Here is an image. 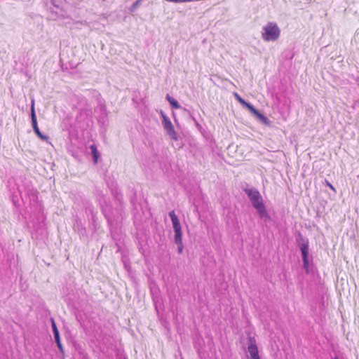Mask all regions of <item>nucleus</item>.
Segmentation results:
<instances>
[{
  "label": "nucleus",
  "mask_w": 359,
  "mask_h": 359,
  "mask_svg": "<svg viewBox=\"0 0 359 359\" xmlns=\"http://www.w3.org/2000/svg\"><path fill=\"white\" fill-rule=\"evenodd\" d=\"M242 189L247 195L252 206L257 210L259 217L265 222L270 221L271 217L266 210L262 196L258 189L255 187H250L248 184Z\"/></svg>",
  "instance_id": "nucleus-1"
},
{
  "label": "nucleus",
  "mask_w": 359,
  "mask_h": 359,
  "mask_svg": "<svg viewBox=\"0 0 359 359\" xmlns=\"http://www.w3.org/2000/svg\"><path fill=\"white\" fill-rule=\"evenodd\" d=\"M295 241L297 247L301 251L303 268L307 273H309V239L304 237L300 231H297L295 235Z\"/></svg>",
  "instance_id": "nucleus-2"
},
{
  "label": "nucleus",
  "mask_w": 359,
  "mask_h": 359,
  "mask_svg": "<svg viewBox=\"0 0 359 359\" xmlns=\"http://www.w3.org/2000/svg\"><path fill=\"white\" fill-rule=\"evenodd\" d=\"M261 35L265 41H276L280 37V29L276 22H269L262 27Z\"/></svg>",
  "instance_id": "nucleus-3"
},
{
  "label": "nucleus",
  "mask_w": 359,
  "mask_h": 359,
  "mask_svg": "<svg viewBox=\"0 0 359 359\" xmlns=\"http://www.w3.org/2000/svg\"><path fill=\"white\" fill-rule=\"evenodd\" d=\"M30 116H31L32 126L34 132L41 140L47 141L49 139V137L47 135L43 134L40 131L39 126H38L36 115L35 108H34V100H32V103H31Z\"/></svg>",
  "instance_id": "nucleus-4"
},
{
  "label": "nucleus",
  "mask_w": 359,
  "mask_h": 359,
  "mask_svg": "<svg viewBox=\"0 0 359 359\" xmlns=\"http://www.w3.org/2000/svg\"><path fill=\"white\" fill-rule=\"evenodd\" d=\"M161 115L162 117V125H163L164 130H165L167 135H169L171 139L177 140L178 137L177 135V133L175 130L174 126H173L171 121L163 112V111H161Z\"/></svg>",
  "instance_id": "nucleus-5"
},
{
  "label": "nucleus",
  "mask_w": 359,
  "mask_h": 359,
  "mask_svg": "<svg viewBox=\"0 0 359 359\" xmlns=\"http://www.w3.org/2000/svg\"><path fill=\"white\" fill-rule=\"evenodd\" d=\"M248 351L252 359H261L259 355V351L254 337L248 336Z\"/></svg>",
  "instance_id": "nucleus-6"
},
{
  "label": "nucleus",
  "mask_w": 359,
  "mask_h": 359,
  "mask_svg": "<svg viewBox=\"0 0 359 359\" xmlns=\"http://www.w3.org/2000/svg\"><path fill=\"white\" fill-rule=\"evenodd\" d=\"M51 327L54 336L55 342L57 344V346L60 351V352L62 353V355L65 354V351L63 348V346L62 344L61 340H60V335L59 330L57 329V327L56 325V323L53 318H51Z\"/></svg>",
  "instance_id": "nucleus-7"
},
{
  "label": "nucleus",
  "mask_w": 359,
  "mask_h": 359,
  "mask_svg": "<svg viewBox=\"0 0 359 359\" xmlns=\"http://www.w3.org/2000/svg\"><path fill=\"white\" fill-rule=\"evenodd\" d=\"M102 212L104 217L107 220L108 224L111 226L113 224L114 221L116 219V217L113 214L111 208L107 206H102Z\"/></svg>",
  "instance_id": "nucleus-8"
},
{
  "label": "nucleus",
  "mask_w": 359,
  "mask_h": 359,
  "mask_svg": "<svg viewBox=\"0 0 359 359\" xmlns=\"http://www.w3.org/2000/svg\"><path fill=\"white\" fill-rule=\"evenodd\" d=\"M169 217L172 222L173 230L175 231L182 229L180 222L174 210H172L169 212Z\"/></svg>",
  "instance_id": "nucleus-9"
},
{
  "label": "nucleus",
  "mask_w": 359,
  "mask_h": 359,
  "mask_svg": "<svg viewBox=\"0 0 359 359\" xmlns=\"http://www.w3.org/2000/svg\"><path fill=\"white\" fill-rule=\"evenodd\" d=\"M74 229L75 231L78 232L81 236H86V229L80 219H76L74 224Z\"/></svg>",
  "instance_id": "nucleus-10"
},
{
  "label": "nucleus",
  "mask_w": 359,
  "mask_h": 359,
  "mask_svg": "<svg viewBox=\"0 0 359 359\" xmlns=\"http://www.w3.org/2000/svg\"><path fill=\"white\" fill-rule=\"evenodd\" d=\"M165 98L173 109H182L184 111H187L190 115V111L185 108H182L177 100L170 96L169 94L166 95Z\"/></svg>",
  "instance_id": "nucleus-11"
},
{
  "label": "nucleus",
  "mask_w": 359,
  "mask_h": 359,
  "mask_svg": "<svg viewBox=\"0 0 359 359\" xmlns=\"http://www.w3.org/2000/svg\"><path fill=\"white\" fill-rule=\"evenodd\" d=\"M90 149L93 157V161L95 163H97L99 156H100V154H99V151H97V147L95 144H92V145H90Z\"/></svg>",
  "instance_id": "nucleus-12"
},
{
  "label": "nucleus",
  "mask_w": 359,
  "mask_h": 359,
  "mask_svg": "<svg viewBox=\"0 0 359 359\" xmlns=\"http://www.w3.org/2000/svg\"><path fill=\"white\" fill-rule=\"evenodd\" d=\"M255 116L264 124L265 125H269L270 121L269 118L264 116L263 114H262L259 111H257V114H255Z\"/></svg>",
  "instance_id": "nucleus-13"
},
{
  "label": "nucleus",
  "mask_w": 359,
  "mask_h": 359,
  "mask_svg": "<svg viewBox=\"0 0 359 359\" xmlns=\"http://www.w3.org/2000/svg\"><path fill=\"white\" fill-rule=\"evenodd\" d=\"M174 241L175 243L182 242V229L174 231Z\"/></svg>",
  "instance_id": "nucleus-14"
},
{
  "label": "nucleus",
  "mask_w": 359,
  "mask_h": 359,
  "mask_svg": "<svg viewBox=\"0 0 359 359\" xmlns=\"http://www.w3.org/2000/svg\"><path fill=\"white\" fill-rule=\"evenodd\" d=\"M243 107H246L255 116L259 111L251 103L248 102H246Z\"/></svg>",
  "instance_id": "nucleus-15"
},
{
  "label": "nucleus",
  "mask_w": 359,
  "mask_h": 359,
  "mask_svg": "<svg viewBox=\"0 0 359 359\" xmlns=\"http://www.w3.org/2000/svg\"><path fill=\"white\" fill-rule=\"evenodd\" d=\"M112 194L116 200H117L120 203L122 202V195L118 189H114L111 191Z\"/></svg>",
  "instance_id": "nucleus-16"
},
{
  "label": "nucleus",
  "mask_w": 359,
  "mask_h": 359,
  "mask_svg": "<svg viewBox=\"0 0 359 359\" xmlns=\"http://www.w3.org/2000/svg\"><path fill=\"white\" fill-rule=\"evenodd\" d=\"M210 79L212 81L215 85L219 86L221 78L217 75H210Z\"/></svg>",
  "instance_id": "nucleus-17"
},
{
  "label": "nucleus",
  "mask_w": 359,
  "mask_h": 359,
  "mask_svg": "<svg viewBox=\"0 0 359 359\" xmlns=\"http://www.w3.org/2000/svg\"><path fill=\"white\" fill-rule=\"evenodd\" d=\"M233 96L235 97L236 100L241 103L243 106L245 104L247 101H245L244 99H243L236 92L233 93Z\"/></svg>",
  "instance_id": "nucleus-18"
},
{
  "label": "nucleus",
  "mask_w": 359,
  "mask_h": 359,
  "mask_svg": "<svg viewBox=\"0 0 359 359\" xmlns=\"http://www.w3.org/2000/svg\"><path fill=\"white\" fill-rule=\"evenodd\" d=\"M177 246V252L179 254H182L183 252V250H184V245H183V242H180V243H175Z\"/></svg>",
  "instance_id": "nucleus-19"
},
{
  "label": "nucleus",
  "mask_w": 359,
  "mask_h": 359,
  "mask_svg": "<svg viewBox=\"0 0 359 359\" xmlns=\"http://www.w3.org/2000/svg\"><path fill=\"white\" fill-rule=\"evenodd\" d=\"M191 118H192L193 121H194V123H195V124H196V126L198 129H201V128H202V127H201V126L199 124V123L197 121V120H196L194 117H193V116H191Z\"/></svg>",
  "instance_id": "nucleus-20"
},
{
  "label": "nucleus",
  "mask_w": 359,
  "mask_h": 359,
  "mask_svg": "<svg viewBox=\"0 0 359 359\" xmlns=\"http://www.w3.org/2000/svg\"><path fill=\"white\" fill-rule=\"evenodd\" d=\"M325 182H326V184H327V187H329L332 190L335 191V189L334 188V187L328 181L325 180Z\"/></svg>",
  "instance_id": "nucleus-21"
},
{
  "label": "nucleus",
  "mask_w": 359,
  "mask_h": 359,
  "mask_svg": "<svg viewBox=\"0 0 359 359\" xmlns=\"http://www.w3.org/2000/svg\"><path fill=\"white\" fill-rule=\"evenodd\" d=\"M334 359H339V358L338 357H335Z\"/></svg>",
  "instance_id": "nucleus-22"
}]
</instances>
